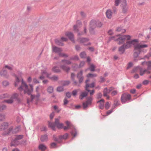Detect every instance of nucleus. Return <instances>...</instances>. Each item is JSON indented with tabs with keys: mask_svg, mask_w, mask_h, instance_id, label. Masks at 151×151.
<instances>
[{
	"mask_svg": "<svg viewBox=\"0 0 151 151\" xmlns=\"http://www.w3.org/2000/svg\"><path fill=\"white\" fill-rule=\"evenodd\" d=\"M139 40L138 39H134L131 41H127L122 46L119 47L118 52L120 54L124 53L125 49L129 48L132 45L134 47V55L135 57L137 56L141 51L142 48L147 47L148 45H143L141 43H138Z\"/></svg>",
	"mask_w": 151,
	"mask_h": 151,
	"instance_id": "1",
	"label": "nucleus"
},
{
	"mask_svg": "<svg viewBox=\"0 0 151 151\" xmlns=\"http://www.w3.org/2000/svg\"><path fill=\"white\" fill-rule=\"evenodd\" d=\"M132 37V36L129 35H116L114 37H112L110 38V40H114L115 41L118 42V44L120 45L126 42L127 41H130V40ZM131 40L130 41H131Z\"/></svg>",
	"mask_w": 151,
	"mask_h": 151,
	"instance_id": "2",
	"label": "nucleus"
},
{
	"mask_svg": "<svg viewBox=\"0 0 151 151\" xmlns=\"http://www.w3.org/2000/svg\"><path fill=\"white\" fill-rule=\"evenodd\" d=\"M29 88L27 85L22 79L21 85L18 88V90L21 92L24 91V94L27 93L28 95L31 94L33 91V86L32 84H29Z\"/></svg>",
	"mask_w": 151,
	"mask_h": 151,
	"instance_id": "3",
	"label": "nucleus"
},
{
	"mask_svg": "<svg viewBox=\"0 0 151 151\" xmlns=\"http://www.w3.org/2000/svg\"><path fill=\"white\" fill-rule=\"evenodd\" d=\"M60 118V117H59V119L56 118L55 119V124L53 123L49 122L48 124L49 127L51 128L52 129L54 130L55 129V126L58 129L62 128L63 127V123H59V120Z\"/></svg>",
	"mask_w": 151,
	"mask_h": 151,
	"instance_id": "4",
	"label": "nucleus"
},
{
	"mask_svg": "<svg viewBox=\"0 0 151 151\" xmlns=\"http://www.w3.org/2000/svg\"><path fill=\"white\" fill-rule=\"evenodd\" d=\"M71 62L70 60H63L61 61L60 68L63 70L68 72L70 70V68L67 66V65L70 64Z\"/></svg>",
	"mask_w": 151,
	"mask_h": 151,
	"instance_id": "5",
	"label": "nucleus"
},
{
	"mask_svg": "<svg viewBox=\"0 0 151 151\" xmlns=\"http://www.w3.org/2000/svg\"><path fill=\"white\" fill-rule=\"evenodd\" d=\"M52 49L53 51L58 53L60 56L65 57H67L68 56L66 54L61 52L62 51V50L60 48L57 47L55 46H53L52 47Z\"/></svg>",
	"mask_w": 151,
	"mask_h": 151,
	"instance_id": "6",
	"label": "nucleus"
},
{
	"mask_svg": "<svg viewBox=\"0 0 151 151\" xmlns=\"http://www.w3.org/2000/svg\"><path fill=\"white\" fill-rule=\"evenodd\" d=\"M132 72L139 73L140 75L142 76L145 73L147 74L151 73V71H147L146 70H142V69L139 68H134L132 70Z\"/></svg>",
	"mask_w": 151,
	"mask_h": 151,
	"instance_id": "7",
	"label": "nucleus"
},
{
	"mask_svg": "<svg viewBox=\"0 0 151 151\" xmlns=\"http://www.w3.org/2000/svg\"><path fill=\"white\" fill-rule=\"evenodd\" d=\"M123 4L120 5V6L122 9V12L123 14H126L127 13L128 11V7L127 6L126 0L124 1L123 2Z\"/></svg>",
	"mask_w": 151,
	"mask_h": 151,
	"instance_id": "8",
	"label": "nucleus"
},
{
	"mask_svg": "<svg viewBox=\"0 0 151 151\" xmlns=\"http://www.w3.org/2000/svg\"><path fill=\"white\" fill-rule=\"evenodd\" d=\"M131 98V95L127 93L123 94L121 97V101L122 103L126 102L127 101L130 100Z\"/></svg>",
	"mask_w": 151,
	"mask_h": 151,
	"instance_id": "9",
	"label": "nucleus"
},
{
	"mask_svg": "<svg viewBox=\"0 0 151 151\" xmlns=\"http://www.w3.org/2000/svg\"><path fill=\"white\" fill-rule=\"evenodd\" d=\"M97 21L94 20H91L90 24L89 31L91 32L94 29L97 27Z\"/></svg>",
	"mask_w": 151,
	"mask_h": 151,
	"instance_id": "10",
	"label": "nucleus"
},
{
	"mask_svg": "<svg viewBox=\"0 0 151 151\" xmlns=\"http://www.w3.org/2000/svg\"><path fill=\"white\" fill-rule=\"evenodd\" d=\"M0 75L6 78L9 77L7 72L4 67L0 69Z\"/></svg>",
	"mask_w": 151,
	"mask_h": 151,
	"instance_id": "11",
	"label": "nucleus"
},
{
	"mask_svg": "<svg viewBox=\"0 0 151 151\" xmlns=\"http://www.w3.org/2000/svg\"><path fill=\"white\" fill-rule=\"evenodd\" d=\"M40 94L37 93L36 95H31V101H34L37 103L40 100Z\"/></svg>",
	"mask_w": 151,
	"mask_h": 151,
	"instance_id": "12",
	"label": "nucleus"
},
{
	"mask_svg": "<svg viewBox=\"0 0 151 151\" xmlns=\"http://www.w3.org/2000/svg\"><path fill=\"white\" fill-rule=\"evenodd\" d=\"M83 71L81 70L77 74V78L78 79L80 83H81L83 82L84 79V77L83 76Z\"/></svg>",
	"mask_w": 151,
	"mask_h": 151,
	"instance_id": "13",
	"label": "nucleus"
},
{
	"mask_svg": "<svg viewBox=\"0 0 151 151\" xmlns=\"http://www.w3.org/2000/svg\"><path fill=\"white\" fill-rule=\"evenodd\" d=\"M78 40L79 42L83 43L84 45H88L90 44V43L89 42L86 44L89 41V39L88 38H81L78 39Z\"/></svg>",
	"mask_w": 151,
	"mask_h": 151,
	"instance_id": "14",
	"label": "nucleus"
},
{
	"mask_svg": "<svg viewBox=\"0 0 151 151\" xmlns=\"http://www.w3.org/2000/svg\"><path fill=\"white\" fill-rule=\"evenodd\" d=\"M92 100V97H90L88 98L87 101L86 102L83 103V106L84 109L86 108L88 105L91 104Z\"/></svg>",
	"mask_w": 151,
	"mask_h": 151,
	"instance_id": "15",
	"label": "nucleus"
},
{
	"mask_svg": "<svg viewBox=\"0 0 151 151\" xmlns=\"http://www.w3.org/2000/svg\"><path fill=\"white\" fill-rule=\"evenodd\" d=\"M105 14L107 18L108 19H111L113 15L112 10L110 9H107L105 12Z\"/></svg>",
	"mask_w": 151,
	"mask_h": 151,
	"instance_id": "16",
	"label": "nucleus"
},
{
	"mask_svg": "<svg viewBox=\"0 0 151 151\" xmlns=\"http://www.w3.org/2000/svg\"><path fill=\"white\" fill-rule=\"evenodd\" d=\"M81 25V22L79 20H77L76 22V24L73 26V30L76 32H78V27Z\"/></svg>",
	"mask_w": 151,
	"mask_h": 151,
	"instance_id": "17",
	"label": "nucleus"
},
{
	"mask_svg": "<svg viewBox=\"0 0 151 151\" xmlns=\"http://www.w3.org/2000/svg\"><path fill=\"white\" fill-rule=\"evenodd\" d=\"M112 90L111 88H110L109 89L107 88H105L103 91L104 96L106 97L107 99H108L109 97L108 95V94Z\"/></svg>",
	"mask_w": 151,
	"mask_h": 151,
	"instance_id": "18",
	"label": "nucleus"
},
{
	"mask_svg": "<svg viewBox=\"0 0 151 151\" xmlns=\"http://www.w3.org/2000/svg\"><path fill=\"white\" fill-rule=\"evenodd\" d=\"M8 123L6 122H4L0 125V130H4L8 127Z\"/></svg>",
	"mask_w": 151,
	"mask_h": 151,
	"instance_id": "19",
	"label": "nucleus"
},
{
	"mask_svg": "<svg viewBox=\"0 0 151 151\" xmlns=\"http://www.w3.org/2000/svg\"><path fill=\"white\" fill-rule=\"evenodd\" d=\"M89 81V80L88 79L86 81V86L85 89L87 91H89L90 90L89 89V88L91 87V88H93L94 87V83H92L90 85H89L88 84H87V83Z\"/></svg>",
	"mask_w": 151,
	"mask_h": 151,
	"instance_id": "20",
	"label": "nucleus"
},
{
	"mask_svg": "<svg viewBox=\"0 0 151 151\" xmlns=\"http://www.w3.org/2000/svg\"><path fill=\"white\" fill-rule=\"evenodd\" d=\"M65 35L68 37L72 41L74 40V35L72 33L70 32H66L65 33Z\"/></svg>",
	"mask_w": 151,
	"mask_h": 151,
	"instance_id": "21",
	"label": "nucleus"
},
{
	"mask_svg": "<svg viewBox=\"0 0 151 151\" xmlns=\"http://www.w3.org/2000/svg\"><path fill=\"white\" fill-rule=\"evenodd\" d=\"M85 64V62L83 61H82L81 62L79 66L78 65L74 64L73 65L72 67L74 69V70H75V68H81Z\"/></svg>",
	"mask_w": 151,
	"mask_h": 151,
	"instance_id": "22",
	"label": "nucleus"
},
{
	"mask_svg": "<svg viewBox=\"0 0 151 151\" xmlns=\"http://www.w3.org/2000/svg\"><path fill=\"white\" fill-rule=\"evenodd\" d=\"M45 76L47 77H50L47 72L45 70L42 72V75L40 76V78L41 80L43 79Z\"/></svg>",
	"mask_w": 151,
	"mask_h": 151,
	"instance_id": "23",
	"label": "nucleus"
},
{
	"mask_svg": "<svg viewBox=\"0 0 151 151\" xmlns=\"http://www.w3.org/2000/svg\"><path fill=\"white\" fill-rule=\"evenodd\" d=\"M99 104V106L100 108L103 109L104 108V99H101L97 102Z\"/></svg>",
	"mask_w": 151,
	"mask_h": 151,
	"instance_id": "24",
	"label": "nucleus"
},
{
	"mask_svg": "<svg viewBox=\"0 0 151 151\" xmlns=\"http://www.w3.org/2000/svg\"><path fill=\"white\" fill-rule=\"evenodd\" d=\"M75 75L73 73H72L71 74V78L73 81V84L74 85H76V86H79L78 85V83L77 82V81L75 80Z\"/></svg>",
	"mask_w": 151,
	"mask_h": 151,
	"instance_id": "25",
	"label": "nucleus"
},
{
	"mask_svg": "<svg viewBox=\"0 0 151 151\" xmlns=\"http://www.w3.org/2000/svg\"><path fill=\"white\" fill-rule=\"evenodd\" d=\"M126 0H115L114 1V5L115 6H118L119 4L120 3L121 5L123 4V2Z\"/></svg>",
	"mask_w": 151,
	"mask_h": 151,
	"instance_id": "26",
	"label": "nucleus"
},
{
	"mask_svg": "<svg viewBox=\"0 0 151 151\" xmlns=\"http://www.w3.org/2000/svg\"><path fill=\"white\" fill-rule=\"evenodd\" d=\"M68 134L67 133H65L64 135H63V136H62V135L58 137V138L59 139H65L68 138Z\"/></svg>",
	"mask_w": 151,
	"mask_h": 151,
	"instance_id": "27",
	"label": "nucleus"
},
{
	"mask_svg": "<svg viewBox=\"0 0 151 151\" xmlns=\"http://www.w3.org/2000/svg\"><path fill=\"white\" fill-rule=\"evenodd\" d=\"M48 137L47 135H42L40 138L41 141L42 142H44L47 140Z\"/></svg>",
	"mask_w": 151,
	"mask_h": 151,
	"instance_id": "28",
	"label": "nucleus"
},
{
	"mask_svg": "<svg viewBox=\"0 0 151 151\" xmlns=\"http://www.w3.org/2000/svg\"><path fill=\"white\" fill-rule=\"evenodd\" d=\"M145 63L147 66V71H151V61H150L145 62Z\"/></svg>",
	"mask_w": 151,
	"mask_h": 151,
	"instance_id": "29",
	"label": "nucleus"
},
{
	"mask_svg": "<svg viewBox=\"0 0 151 151\" xmlns=\"http://www.w3.org/2000/svg\"><path fill=\"white\" fill-rule=\"evenodd\" d=\"M9 95L7 93L2 94L0 95V99H2L5 98H9Z\"/></svg>",
	"mask_w": 151,
	"mask_h": 151,
	"instance_id": "30",
	"label": "nucleus"
},
{
	"mask_svg": "<svg viewBox=\"0 0 151 151\" xmlns=\"http://www.w3.org/2000/svg\"><path fill=\"white\" fill-rule=\"evenodd\" d=\"M2 85L4 87H6L8 86L9 84V82L6 80L3 81L2 83Z\"/></svg>",
	"mask_w": 151,
	"mask_h": 151,
	"instance_id": "31",
	"label": "nucleus"
},
{
	"mask_svg": "<svg viewBox=\"0 0 151 151\" xmlns=\"http://www.w3.org/2000/svg\"><path fill=\"white\" fill-rule=\"evenodd\" d=\"M39 148L42 151H44L46 149V147L45 145L41 144L39 146Z\"/></svg>",
	"mask_w": 151,
	"mask_h": 151,
	"instance_id": "32",
	"label": "nucleus"
},
{
	"mask_svg": "<svg viewBox=\"0 0 151 151\" xmlns=\"http://www.w3.org/2000/svg\"><path fill=\"white\" fill-rule=\"evenodd\" d=\"M87 95V93L86 92H83L81 93L79 98L81 99H82L83 98L86 96Z\"/></svg>",
	"mask_w": 151,
	"mask_h": 151,
	"instance_id": "33",
	"label": "nucleus"
},
{
	"mask_svg": "<svg viewBox=\"0 0 151 151\" xmlns=\"http://www.w3.org/2000/svg\"><path fill=\"white\" fill-rule=\"evenodd\" d=\"M13 100L11 97L10 99L8 100H5L4 101V102H6L8 104H11L13 103Z\"/></svg>",
	"mask_w": 151,
	"mask_h": 151,
	"instance_id": "34",
	"label": "nucleus"
},
{
	"mask_svg": "<svg viewBox=\"0 0 151 151\" xmlns=\"http://www.w3.org/2000/svg\"><path fill=\"white\" fill-rule=\"evenodd\" d=\"M53 71L55 73L59 72L60 71V70L59 68V67L57 66L54 67L52 69Z\"/></svg>",
	"mask_w": 151,
	"mask_h": 151,
	"instance_id": "35",
	"label": "nucleus"
},
{
	"mask_svg": "<svg viewBox=\"0 0 151 151\" xmlns=\"http://www.w3.org/2000/svg\"><path fill=\"white\" fill-rule=\"evenodd\" d=\"M19 94L17 93H14L12 96L11 98L13 100L14 99H18Z\"/></svg>",
	"mask_w": 151,
	"mask_h": 151,
	"instance_id": "36",
	"label": "nucleus"
},
{
	"mask_svg": "<svg viewBox=\"0 0 151 151\" xmlns=\"http://www.w3.org/2000/svg\"><path fill=\"white\" fill-rule=\"evenodd\" d=\"M21 83L17 77H16V81L14 83V85L15 86H18Z\"/></svg>",
	"mask_w": 151,
	"mask_h": 151,
	"instance_id": "37",
	"label": "nucleus"
},
{
	"mask_svg": "<svg viewBox=\"0 0 151 151\" xmlns=\"http://www.w3.org/2000/svg\"><path fill=\"white\" fill-rule=\"evenodd\" d=\"M116 31L118 32H121L122 33H124L126 31L124 29H123L121 27H117Z\"/></svg>",
	"mask_w": 151,
	"mask_h": 151,
	"instance_id": "38",
	"label": "nucleus"
},
{
	"mask_svg": "<svg viewBox=\"0 0 151 151\" xmlns=\"http://www.w3.org/2000/svg\"><path fill=\"white\" fill-rule=\"evenodd\" d=\"M72 135L73 136V137H76L77 134V132L76 130L74 129L73 130V131L71 132Z\"/></svg>",
	"mask_w": 151,
	"mask_h": 151,
	"instance_id": "39",
	"label": "nucleus"
},
{
	"mask_svg": "<svg viewBox=\"0 0 151 151\" xmlns=\"http://www.w3.org/2000/svg\"><path fill=\"white\" fill-rule=\"evenodd\" d=\"M47 91L49 93H51L53 92V88L52 87L49 86L48 88Z\"/></svg>",
	"mask_w": 151,
	"mask_h": 151,
	"instance_id": "40",
	"label": "nucleus"
},
{
	"mask_svg": "<svg viewBox=\"0 0 151 151\" xmlns=\"http://www.w3.org/2000/svg\"><path fill=\"white\" fill-rule=\"evenodd\" d=\"M23 137V135H17L14 141H16L18 140L21 139Z\"/></svg>",
	"mask_w": 151,
	"mask_h": 151,
	"instance_id": "41",
	"label": "nucleus"
},
{
	"mask_svg": "<svg viewBox=\"0 0 151 151\" xmlns=\"http://www.w3.org/2000/svg\"><path fill=\"white\" fill-rule=\"evenodd\" d=\"M95 67L93 64H91L90 66L89 69L91 71H94L95 70Z\"/></svg>",
	"mask_w": 151,
	"mask_h": 151,
	"instance_id": "42",
	"label": "nucleus"
},
{
	"mask_svg": "<svg viewBox=\"0 0 151 151\" xmlns=\"http://www.w3.org/2000/svg\"><path fill=\"white\" fill-rule=\"evenodd\" d=\"M4 68H7L9 70H12L13 69V67L12 66H9L8 65H5Z\"/></svg>",
	"mask_w": 151,
	"mask_h": 151,
	"instance_id": "43",
	"label": "nucleus"
},
{
	"mask_svg": "<svg viewBox=\"0 0 151 151\" xmlns=\"http://www.w3.org/2000/svg\"><path fill=\"white\" fill-rule=\"evenodd\" d=\"M80 57L82 58H86V55L85 52H81L80 55Z\"/></svg>",
	"mask_w": 151,
	"mask_h": 151,
	"instance_id": "44",
	"label": "nucleus"
},
{
	"mask_svg": "<svg viewBox=\"0 0 151 151\" xmlns=\"http://www.w3.org/2000/svg\"><path fill=\"white\" fill-rule=\"evenodd\" d=\"M57 90L58 92H61L63 91V88L62 86H59L57 87Z\"/></svg>",
	"mask_w": 151,
	"mask_h": 151,
	"instance_id": "45",
	"label": "nucleus"
},
{
	"mask_svg": "<svg viewBox=\"0 0 151 151\" xmlns=\"http://www.w3.org/2000/svg\"><path fill=\"white\" fill-rule=\"evenodd\" d=\"M6 108V106L4 105H1L0 106V111H2L5 110Z\"/></svg>",
	"mask_w": 151,
	"mask_h": 151,
	"instance_id": "46",
	"label": "nucleus"
},
{
	"mask_svg": "<svg viewBox=\"0 0 151 151\" xmlns=\"http://www.w3.org/2000/svg\"><path fill=\"white\" fill-rule=\"evenodd\" d=\"M96 74H92L91 73H89L88 74L87 76V77L88 78L89 77H96Z\"/></svg>",
	"mask_w": 151,
	"mask_h": 151,
	"instance_id": "47",
	"label": "nucleus"
},
{
	"mask_svg": "<svg viewBox=\"0 0 151 151\" xmlns=\"http://www.w3.org/2000/svg\"><path fill=\"white\" fill-rule=\"evenodd\" d=\"M111 104L109 103L108 102H107L105 105V108L106 109H109Z\"/></svg>",
	"mask_w": 151,
	"mask_h": 151,
	"instance_id": "48",
	"label": "nucleus"
},
{
	"mask_svg": "<svg viewBox=\"0 0 151 151\" xmlns=\"http://www.w3.org/2000/svg\"><path fill=\"white\" fill-rule=\"evenodd\" d=\"M54 109L56 110V111L58 113L61 110L60 109L58 108V106H53Z\"/></svg>",
	"mask_w": 151,
	"mask_h": 151,
	"instance_id": "49",
	"label": "nucleus"
},
{
	"mask_svg": "<svg viewBox=\"0 0 151 151\" xmlns=\"http://www.w3.org/2000/svg\"><path fill=\"white\" fill-rule=\"evenodd\" d=\"M78 91V90H76L73 91L72 92L73 95V96H75Z\"/></svg>",
	"mask_w": 151,
	"mask_h": 151,
	"instance_id": "50",
	"label": "nucleus"
},
{
	"mask_svg": "<svg viewBox=\"0 0 151 151\" xmlns=\"http://www.w3.org/2000/svg\"><path fill=\"white\" fill-rule=\"evenodd\" d=\"M79 59V58L78 56L76 55L73 57L71 58H70V60H78Z\"/></svg>",
	"mask_w": 151,
	"mask_h": 151,
	"instance_id": "51",
	"label": "nucleus"
},
{
	"mask_svg": "<svg viewBox=\"0 0 151 151\" xmlns=\"http://www.w3.org/2000/svg\"><path fill=\"white\" fill-rule=\"evenodd\" d=\"M96 24L97 27H101L102 25V23L99 21H97Z\"/></svg>",
	"mask_w": 151,
	"mask_h": 151,
	"instance_id": "52",
	"label": "nucleus"
},
{
	"mask_svg": "<svg viewBox=\"0 0 151 151\" xmlns=\"http://www.w3.org/2000/svg\"><path fill=\"white\" fill-rule=\"evenodd\" d=\"M5 118V115H4L0 114V121L3 120Z\"/></svg>",
	"mask_w": 151,
	"mask_h": 151,
	"instance_id": "53",
	"label": "nucleus"
},
{
	"mask_svg": "<svg viewBox=\"0 0 151 151\" xmlns=\"http://www.w3.org/2000/svg\"><path fill=\"white\" fill-rule=\"evenodd\" d=\"M50 78L52 80L54 81H56L58 79V78L57 76H53L52 77Z\"/></svg>",
	"mask_w": 151,
	"mask_h": 151,
	"instance_id": "54",
	"label": "nucleus"
},
{
	"mask_svg": "<svg viewBox=\"0 0 151 151\" xmlns=\"http://www.w3.org/2000/svg\"><path fill=\"white\" fill-rule=\"evenodd\" d=\"M117 93V92L115 90L112 91L111 93V94L112 96H114L116 95Z\"/></svg>",
	"mask_w": 151,
	"mask_h": 151,
	"instance_id": "55",
	"label": "nucleus"
},
{
	"mask_svg": "<svg viewBox=\"0 0 151 151\" xmlns=\"http://www.w3.org/2000/svg\"><path fill=\"white\" fill-rule=\"evenodd\" d=\"M12 127H10L8 130H7V132L6 133H5L4 134H9V133L12 130Z\"/></svg>",
	"mask_w": 151,
	"mask_h": 151,
	"instance_id": "56",
	"label": "nucleus"
},
{
	"mask_svg": "<svg viewBox=\"0 0 151 151\" xmlns=\"http://www.w3.org/2000/svg\"><path fill=\"white\" fill-rule=\"evenodd\" d=\"M65 123L66 124L67 126L70 127H71L72 126V125L70 124V123L68 121H66L65 122Z\"/></svg>",
	"mask_w": 151,
	"mask_h": 151,
	"instance_id": "57",
	"label": "nucleus"
},
{
	"mask_svg": "<svg viewBox=\"0 0 151 151\" xmlns=\"http://www.w3.org/2000/svg\"><path fill=\"white\" fill-rule=\"evenodd\" d=\"M55 115V113L54 112H52L50 115V118L51 119H52L53 118Z\"/></svg>",
	"mask_w": 151,
	"mask_h": 151,
	"instance_id": "58",
	"label": "nucleus"
},
{
	"mask_svg": "<svg viewBox=\"0 0 151 151\" xmlns=\"http://www.w3.org/2000/svg\"><path fill=\"white\" fill-rule=\"evenodd\" d=\"M70 83V82L68 81H64L63 84V86H66L68 85Z\"/></svg>",
	"mask_w": 151,
	"mask_h": 151,
	"instance_id": "59",
	"label": "nucleus"
},
{
	"mask_svg": "<svg viewBox=\"0 0 151 151\" xmlns=\"http://www.w3.org/2000/svg\"><path fill=\"white\" fill-rule=\"evenodd\" d=\"M33 82L35 83H39V82L35 78H33Z\"/></svg>",
	"mask_w": 151,
	"mask_h": 151,
	"instance_id": "60",
	"label": "nucleus"
},
{
	"mask_svg": "<svg viewBox=\"0 0 151 151\" xmlns=\"http://www.w3.org/2000/svg\"><path fill=\"white\" fill-rule=\"evenodd\" d=\"M61 40L62 41H66L68 39L63 37H62L61 38Z\"/></svg>",
	"mask_w": 151,
	"mask_h": 151,
	"instance_id": "61",
	"label": "nucleus"
},
{
	"mask_svg": "<svg viewBox=\"0 0 151 151\" xmlns=\"http://www.w3.org/2000/svg\"><path fill=\"white\" fill-rule=\"evenodd\" d=\"M71 127L68 126H65L63 127V129L64 130H66L68 129H69L71 128Z\"/></svg>",
	"mask_w": 151,
	"mask_h": 151,
	"instance_id": "62",
	"label": "nucleus"
},
{
	"mask_svg": "<svg viewBox=\"0 0 151 151\" xmlns=\"http://www.w3.org/2000/svg\"><path fill=\"white\" fill-rule=\"evenodd\" d=\"M56 144L55 143H52L51 145V147L52 148H54L55 147Z\"/></svg>",
	"mask_w": 151,
	"mask_h": 151,
	"instance_id": "63",
	"label": "nucleus"
},
{
	"mask_svg": "<svg viewBox=\"0 0 151 151\" xmlns=\"http://www.w3.org/2000/svg\"><path fill=\"white\" fill-rule=\"evenodd\" d=\"M102 96V94L101 93H99L97 95V98H100Z\"/></svg>",
	"mask_w": 151,
	"mask_h": 151,
	"instance_id": "64",
	"label": "nucleus"
}]
</instances>
